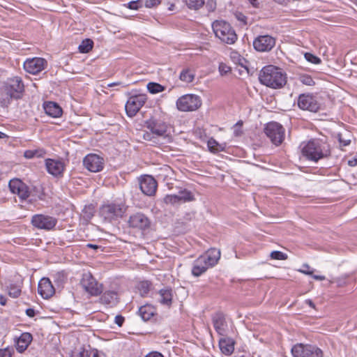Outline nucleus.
<instances>
[{
	"label": "nucleus",
	"mask_w": 357,
	"mask_h": 357,
	"mask_svg": "<svg viewBox=\"0 0 357 357\" xmlns=\"http://www.w3.org/2000/svg\"><path fill=\"white\" fill-rule=\"evenodd\" d=\"M128 222L130 227L140 230L149 229L151 225L149 218L142 213H136L130 215Z\"/></svg>",
	"instance_id": "20"
},
{
	"label": "nucleus",
	"mask_w": 357,
	"mask_h": 357,
	"mask_svg": "<svg viewBox=\"0 0 357 357\" xmlns=\"http://www.w3.org/2000/svg\"><path fill=\"white\" fill-rule=\"evenodd\" d=\"M45 167L47 172L53 176H63L65 170V165L62 161L47 158L45 160Z\"/></svg>",
	"instance_id": "21"
},
{
	"label": "nucleus",
	"mask_w": 357,
	"mask_h": 357,
	"mask_svg": "<svg viewBox=\"0 0 357 357\" xmlns=\"http://www.w3.org/2000/svg\"><path fill=\"white\" fill-rule=\"evenodd\" d=\"M145 357H164V356L158 351H151L146 354Z\"/></svg>",
	"instance_id": "55"
},
{
	"label": "nucleus",
	"mask_w": 357,
	"mask_h": 357,
	"mask_svg": "<svg viewBox=\"0 0 357 357\" xmlns=\"http://www.w3.org/2000/svg\"><path fill=\"white\" fill-rule=\"evenodd\" d=\"M33 340L32 335L29 333H23L16 342V349L18 352H24Z\"/></svg>",
	"instance_id": "25"
},
{
	"label": "nucleus",
	"mask_w": 357,
	"mask_h": 357,
	"mask_svg": "<svg viewBox=\"0 0 357 357\" xmlns=\"http://www.w3.org/2000/svg\"><path fill=\"white\" fill-rule=\"evenodd\" d=\"M93 46V42L91 39L87 38L82 40V43L79 45V50L81 53H88Z\"/></svg>",
	"instance_id": "35"
},
{
	"label": "nucleus",
	"mask_w": 357,
	"mask_h": 357,
	"mask_svg": "<svg viewBox=\"0 0 357 357\" xmlns=\"http://www.w3.org/2000/svg\"><path fill=\"white\" fill-rule=\"evenodd\" d=\"M219 347L222 354L230 355L234 350V341L229 337H222L219 340Z\"/></svg>",
	"instance_id": "27"
},
{
	"label": "nucleus",
	"mask_w": 357,
	"mask_h": 357,
	"mask_svg": "<svg viewBox=\"0 0 357 357\" xmlns=\"http://www.w3.org/2000/svg\"><path fill=\"white\" fill-rule=\"evenodd\" d=\"M151 282L148 280H144L139 282L137 285V289L139 291L140 295L142 297H145L147 296L151 289Z\"/></svg>",
	"instance_id": "31"
},
{
	"label": "nucleus",
	"mask_w": 357,
	"mask_h": 357,
	"mask_svg": "<svg viewBox=\"0 0 357 357\" xmlns=\"http://www.w3.org/2000/svg\"><path fill=\"white\" fill-rule=\"evenodd\" d=\"M212 28L216 37L227 44H234L237 40V35L230 24L223 20H215Z\"/></svg>",
	"instance_id": "6"
},
{
	"label": "nucleus",
	"mask_w": 357,
	"mask_h": 357,
	"mask_svg": "<svg viewBox=\"0 0 357 357\" xmlns=\"http://www.w3.org/2000/svg\"><path fill=\"white\" fill-rule=\"evenodd\" d=\"M260 82L273 89L282 88L287 82L286 74L274 66H264L259 75Z\"/></svg>",
	"instance_id": "3"
},
{
	"label": "nucleus",
	"mask_w": 357,
	"mask_h": 357,
	"mask_svg": "<svg viewBox=\"0 0 357 357\" xmlns=\"http://www.w3.org/2000/svg\"><path fill=\"white\" fill-rule=\"evenodd\" d=\"M105 161L103 158L95 153L86 155L83 160L84 167L91 172H99L104 168Z\"/></svg>",
	"instance_id": "14"
},
{
	"label": "nucleus",
	"mask_w": 357,
	"mask_h": 357,
	"mask_svg": "<svg viewBox=\"0 0 357 357\" xmlns=\"http://www.w3.org/2000/svg\"><path fill=\"white\" fill-rule=\"evenodd\" d=\"M188 8L198 10L204 4V0H182Z\"/></svg>",
	"instance_id": "36"
},
{
	"label": "nucleus",
	"mask_w": 357,
	"mask_h": 357,
	"mask_svg": "<svg viewBox=\"0 0 357 357\" xmlns=\"http://www.w3.org/2000/svg\"><path fill=\"white\" fill-rule=\"evenodd\" d=\"M13 349L10 348L0 349V357H11Z\"/></svg>",
	"instance_id": "49"
},
{
	"label": "nucleus",
	"mask_w": 357,
	"mask_h": 357,
	"mask_svg": "<svg viewBox=\"0 0 357 357\" xmlns=\"http://www.w3.org/2000/svg\"><path fill=\"white\" fill-rule=\"evenodd\" d=\"M46 65L47 61L45 59L34 57L24 61V68L27 73L36 75L44 70Z\"/></svg>",
	"instance_id": "18"
},
{
	"label": "nucleus",
	"mask_w": 357,
	"mask_h": 357,
	"mask_svg": "<svg viewBox=\"0 0 357 357\" xmlns=\"http://www.w3.org/2000/svg\"><path fill=\"white\" fill-rule=\"evenodd\" d=\"M94 208L91 206H85L82 210V214L85 219L89 220L93 216Z\"/></svg>",
	"instance_id": "42"
},
{
	"label": "nucleus",
	"mask_w": 357,
	"mask_h": 357,
	"mask_svg": "<svg viewBox=\"0 0 357 357\" xmlns=\"http://www.w3.org/2000/svg\"><path fill=\"white\" fill-rule=\"evenodd\" d=\"M8 187L11 192L17 195L21 199H26L30 195L29 187L20 179L10 180Z\"/></svg>",
	"instance_id": "19"
},
{
	"label": "nucleus",
	"mask_w": 357,
	"mask_h": 357,
	"mask_svg": "<svg viewBox=\"0 0 357 357\" xmlns=\"http://www.w3.org/2000/svg\"><path fill=\"white\" fill-rule=\"evenodd\" d=\"M161 2V0H145L144 6L146 8H153L158 6Z\"/></svg>",
	"instance_id": "47"
},
{
	"label": "nucleus",
	"mask_w": 357,
	"mask_h": 357,
	"mask_svg": "<svg viewBox=\"0 0 357 357\" xmlns=\"http://www.w3.org/2000/svg\"><path fill=\"white\" fill-rule=\"evenodd\" d=\"M140 7H142V5L139 3V0L131 1L128 3V8L131 10H137Z\"/></svg>",
	"instance_id": "50"
},
{
	"label": "nucleus",
	"mask_w": 357,
	"mask_h": 357,
	"mask_svg": "<svg viewBox=\"0 0 357 357\" xmlns=\"http://www.w3.org/2000/svg\"><path fill=\"white\" fill-rule=\"evenodd\" d=\"M120 85H123V83L122 82H112V83H110L108 84V86L109 87H113V86H120Z\"/></svg>",
	"instance_id": "64"
},
{
	"label": "nucleus",
	"mask_w": 357,
	"mask_h": 357,
	"mask_svg": "<svg viewBox=\"0 0 357 357\" xmlns=\"http://www.w3.org/2000/svg\"><path fill=\"white\" fill-rule=\"evenodd\" d=\"M154 134H153L151 132H145L144 134H143V139L146 140V141H152L153 142H155V137L153 136Z\"/></svg>",
	"instance_id": "52"
},
{
	"label": "nucleus",
	"mask_w": 357,
	"mask_h": 357,
	"mask_svg": "<svg viewBox=\"0 0 357 357\" xmlns=\"http://www.w3.org/2000/svg\"><path fill=\"white\" fill-rule=\"evenodd\" d=\"M305 303L307 304L309 306H310L312 308H315V305L313 303V301L310 299H307L305 301Z\"/></svg>",
	"instance_id": "62"
},
{
	"label": "nucleus",
	"mask_w": 357,
	"mask_h": 357,
	"mask_svg": "<svg viewBox=\"0 0 357 357\" xmlns=\"http://www.w3.org/2000/svg\"><path fill=\"white\" fill-rule=\"evenodd\" d=\"M206 6L209 12H212L215 8V2L213 0H208L206 2Z\"/></svg>",
	"instance_id": "53"
},
{
	"label": "nucleus",
	"mask_w": 357,
	"mask_h": 357,
	"mask_svg": "<svg viewBox=\"0 0 357 357\" xmlns=\"http://www.w3.org/2000/svg\"><path fill=\"white\" fill-rule=\"evenodd\" d=\"M6 301H7L6 298L4 296L0 294V304L1 305L4 306L6 304Z\"/></svg>",
	"instance_id": "59"
},
{
	"label": "nucleus",
	"mask_w": 357,
	"mask_h": 357,
	"mask_svg": "<svg viewBox=\"0 0 357 357\" xmlns=\"http://www.w3.org/2000/svg\"><path fill=\"white\" fill-rule=\"evenodd\" d=\"M300 82L307 86H313L315 82L312 77L309 75H302L299 77Z\"/></svg>",
	"instance_id": "41"
},
{
	"label": "nucleus",
	"mask_w": 357,
	"mask_h": 357,
	"mask_svg": "<svg viewBox=\"0 0 357 357\" xmlns=\"http://www.w3.org/2000/svg\"><path fill=\"white\" fill-rule=\"evenodd\" d=\"M44 109L48 116L53 118L59 117L62 114L61 107L57 103L54 102L45 103Z\"/></svg>",
	"instance_id": "28"
},
{
	"label": "nucleus",
	"mask_w": 357,
	"mask_h": 357,
	"mask_svg": "<svg viewBox=\"0 0 357 357\" xmlns=\"http://www.w3.org/2000/svg\"><path fill=\"white\" fill-rule=\"evenodd\" d=\"M38 292L45 299L50 298L54 294L55 289L48 278H43L39 281Z\"/></svg>",
	"instance_id": "22"
},
{
	"label": "nucleus",
	"mask_w": 357,
	"mask_h": 357,
	"mask_svg": "<svg viewBox=\"0 0 357 357\" xmlns=\"http://www.w3.org/2000/svg\"><path fill=\"white\" fill-rule=\"evenodd\" d=\"M163 200L166 204L174 205L181 203L177 195H167L164 197Z\"/></svg>",
	"instance_id": "40"
},
{
	"label": "nucleus",
	"mask_w": 357,
	"mask_h": 357,
	"mask_svg": "<svg viewBox=\"0 0 357 357\" xmlns=\"http://www.w3.org/2000/svg\"><path fill=\"white\" fill-rule=\"evenodd\" d=\"M348 165L350 167H356V166H357V158H353L349 160Z\"/></svg>",
	"instance_id": "58"
},
{
	"label": "nucleus",
	"mask_w": 357,
	"mask_h": 357,
	"mask_svg": "<svg viewBox=\"0 0 357 357\" xmlns=\"http://www.w3.org/2000/svg\"><path fill=\"white\" fill-rule=\"evenodd\" d=\"M338 139H339L340 145H342L344 146L349 145L351 142V141L349 139H347V140L342 139L340 135H338Z\"/></svg>",
	"instance_id": "56"
},
{
	"label": "nucleus",
	"mask_w": 357,
	"mask_h": 357,
	"mask_svg": "<svg viewBox=\"0 0 357 357\" xmlns=\"http://www.w3.org/2000/svg\"><path fill=\"white\" fill-rule=\"evenodd\" d=\"M271 257L277 260H285L287 259V255L280 251H273L271 253Z\"/></svg>",
	"instance_id": "44"
},
{
	"label": "nucleus",
	"mask_w": 357,
	"mask_h": 357,
	"mask_svg": "<svg viewBox=\"0 0 357 357\" xmlns=\"http://www.w3.org/2000/svg\"><path fill=\"white\" fill-rule=\"evenodd\" d=\"M298 106L303 110L317 112L320 108V103L312 96L301 94L298 96Z\"/></svg>",
	"instance_id": "17"
},
{
	"label": "nucleus",
	"mask_w": 357,
	"mask_h": 357,
	"mask_svg": "<svg viewBox=\"0 0 357 357\" xmlns=\"http://www.w3.org/2000/svg\"><path fill=\"white\" fill-rule=\"evenodd\" d=\"M145 126L155 135L165 139L169 138V128L162 120L151 118L146 121Z\"/></svg>",
	"instance_id": "9"
},
{
	"label": "nucleus",
	"mask_w": 357,
	"mask_h": 357,
	"mask_svg": "<svg viewBox=\"0 0 357 357\" xmlns=\"http://www.w3.org/2000/svg\"><path fill=\"white\" fill-rule=\"evenodd\" d=\"M147 89L149 93L152 94H155L160 92H162L165 91V86H162L161 84L155 82H149L147 84Z\"/></svg>",
	"instance_id": "38"
},
{
	"label": "nucleus",
	"mask_w": 357,
	"mask_h": 357,
	"mask_svg": "<svg viewBox=\"0 0 357 357\" xmlns=\"http://www.w3.org/2000/svg\"><path fill=\"white\" fill-rule=\"evenodd\" d=\"M213 324L216 332L220 335L224 336L226 333V327L227 324L225 321V318L224 314L222 312H217L213 317Z\"/></svg>",
	"instance_id": "24"
},
{
	"label": "nucleus",
	"mask_w": 357,
	"mask_h": 357,
	"mask_svg": "<svg viewBox=\"0 0 357 357\" xmlns=\"http://www.w3.org/2000/svg\"><path fill=\"white\" fill-rule=\"evenodd\" d=\"M8 295L12 298H17L21 294V289L16 284H10L8 287Z\"/></svg>",
	"instance_id": "39"
},
{
	"label": "nucleus",
	"mask_w": 357,
	"mask_h": 357,
	"mask_svg": "<svg viewBox=\"0 0 357 357\" xmlns=\"http://www.w3.org/2000/svg\"><path fill=\"white\" fill-rule=\"evenodd\" d=\"M126 211L122 202H112L103 204L99 208V215L105 222H112L123 217Z\"/></svg>",
	"instance_id": "5"
},
{
	"label": "nucleus",
	"mask_w": 357,
	"mask_h": 357,
	"mask_svg": "<svg viewBox=\"0 0 357 357\" xmlns=\"http://www.w3.org/2000/svg\"><path fill=\"white\" fill-rule=\"evenodd\" d=\"M32 225L39 229L50 231L57 224L56 218L43 214H36L31 218Z\"/></svg>",
	"instance_id": "11"
},
{
	"label": "nucleus",
	"mask_w": 357,
	"mask_h": 357,
	"mask_svg": "<svg viewBox=\"0 0 357 357\" xmlns=\"http://www.w3.org/2000/svg\"><path fill=\"white\" fill-rule=\"evenodd\" d=\"M138 314L144 321H147L156 314V310L152 305L146 304L139 308Z\"/></svg>",
	"instance_id": "26"
},
{
	"label": "nucleus",
	"mask_w": 357,
	"mask_h": 357,
	"mask_svg": "<svg viewBox=\"0 0 357 357\" xmlns=\"http://www.w3.org/2000/svg\"><path fill=\"white\" fill-rule=\"evenodd\" d=\"M100 300L103 304L113 306L118 303V295L115 291H107L103 293Z\"/></svg>",
	"instance_id": "29"
},
{
	"label": "nucleus",
	"mask_w": 357,
	"mask_h": 357,
	"mask_svg": "<svg viewBox=\"0 0 357 357\" xmlns=\"http://www.w3.org/2000/svg\"><path fill=\"white\" fill-rule=\"evenodd\" d=\"M24 91V83L20 77L8 79L3 84L0 94V105L8 107L12 100H17L22 97Z\"/></svg>",
	"instance_id": "2"
},
{
	"label": "nucleus",
	"mask_w": 357,
	"mask_h": 357,
	"mask_svg": "<svg viewBox=\"0 0 357 357\" xmlns=\"http://www.w3.org/2000/svg\"><path fill=\"white\" fill-rule=\"evenodd\" d=\"M146 101L145 95L139 94L130 97L126 102L125 109L128 116L132 117L137 114Z\"/></svg>",
	"instance_id": "13"
},
{
	"label": "nucleus",
	"mask_w": 357,
	"mask_h": 357,
	"mask_svg": "<svg viewBox=\"0 0 357 357\" xmlns=\"http://www.w3.org/2000/svg\"><path fill=\"white\" fill-rule=\"evenodd\" d=\"M208 146L209 150L213 153L222 151L225 149V146L218 144V142L212 138L208 141Z\"/></svg>",
	"instance_id": "37"
},
{
	"label": "nucleus",
	"mask_w": 357,
	"mask_h": 357,
	"mask_svg": "<svg viewBox=\"0 0 357 357\" xmlns=\"http://www.w3.org/2000/svg\"><path fill=\"white\" fill-rule=\"evenodd\" d=\"M86 357H105L102 352L99 351L96 349H91L89 351H86Z\"/></svg>",
	"instance_id": "45"
},
{
	"label": "nucleus",
	"mask_w": 357,
	"mask_h": 357,
	"mask_svg": "<svg viewBox=\"0 0 357 357\" xmlns=\"http://www.w3.org/2000/svg\"><path fill=\"white\" fill-rule=\"evenodd\" d=\"M158 188L156 180L150 175H144L139 178V188L143 194L151 197L155 195Z\"/></svg>",
	"instance_id": "16"
},
{
	"label": "nucleus",
	"mask_w": 357,
	"mask_h": 357,
	"mask_svg": "<svg viewBox=\"0 0 357 357\" xmlns=\"http://www.w3.org/2000/svg\"><path fill=\"white\" fill-rule=\"evenodd\" d=\"M179 78L183 82L190 83L195 78V74L188 68L183 69L180 73Z\"/></svg>",
	"instance_id": "34"
},
{
	"label": "nucleus",
	"mask_w": 357,
	"mask_h": 357,
	"mask_svg": "<svg viewBox=\"0 0 357 357\" xmlns=\"http://www.w3.org/2000/svg\"><path fill=\"white\" fill-rule=\"evenodd\" d=\"M202 105L199 96L194 94H185L176 100V107L181 112H190L199 109Z\"/></svg>",
	"instance_id": "7"
},
{
	"label": "nucleus",
	"mask_w": 357,
	"mask_h": 357,
	"mask_svg": "<svg viewBox=\"0 0 357 357\" xmlns=\"http://www.w3.org/2000/svg\"><path fill=\"white\" fill-rule=\"evenodd\" d=\"M80 284L82 288L91 296H98L103 291L102 284H99L90 273L83 275Z\"/></svg>",
	"instance_id": "12"
},
{
	"label": "nucleus",
	"mask_w": 357,
	"mask_h": 357,
	"mask_svg": "<svg viewBox=\"0 0 357 357\" xmlns=\"http://www.w3.org/2000/svg\"><path fill=\"white\" fill-rule=\"evenodd\" d=\"M305 56V59L312 63H314V64H319L321 62V60L320 58H319L318 56L314 55L312 53H310V52H306L304 55Z\"/></svg>",
	"instance_id": "43"
},
{
	"label": "nucleus",
	"mask_w": 357,
	"mask_h": 357,
	"mask_svg": "<svg viewBox=\"0 0 357 357\" xmlns=\"http://www.w3.org/2000/svg\"><path fill=\"white\" fill-rule=\"evenodd\" d=\"M54 282L57 284L58 287L62 286L67 280V275L65 271H58L52 275Z\"/></svg>",
	"instance_id": "33"
},
{
	"label": "nucleus",
	"mask_w": 357,
	"mask_h": 357,
	"mask_svg": "<svg viewBox=\"0 0 357 357\" xmlns=\"http://www.w3.org/2000/svg\"><path fill=\"white\" fill-rule=\"evenodd\" d=\"M312 278L317 280L322 281L325 280V276L324 275H312Z\"/></svg>",
	"instance_id": "60"
},
{
	"label": "nucleus",
	"mask_w": 357,
	"mask_h": 357,
	"mask_svg": "<svg viewBox=\"0 0 357 357\" xmlns=\"http://www.w3.org/2000/svg\"><path fill=\"white\" fill-rule=\"evenodd\" d=\"M86 247L90 248H93L94 250H97V249H100L101 248V246H99V245H95V244H91V243H88L86 245Z\"/></svg>",
	"instance_id": "61"
},
{
	"label": "nucleus",
	"mask_w": 357,
	"mask_h": 357,
	"mask_svg": "<svg viewBox=\"0 0 357 357\" xmlns=\"http://www.w3.org/2000/svg\"><path fill=\"white\" fill-rule=\"evenodd\" d=\"M26 314L29 317H33L36 314L35 310L33 308H28L26 310Z\"/></svg>",
	"instance_id": "57"
},
{
	"label": "nucleus",
	"mask_w": 357,
	"mask_h": 357,
	"mask_svg": "<svg viewBox=\"0 0 357 357\" xmlns=\"http://www.w3.org/2000/svg\"><path fill=\"white\" fill-rule=\"evenodd\" d=\"M124 321H125V318L122 315L118 314L115 317L114 322L118 326H119V327L122 326Z\"/></svg>",
	"instance_id": "51"
},
{
	"label": "nucleus",
	"mask_w": 357,
	"mask_h": 357,
	"mask_svg": "<svg viewBox=\"0 0 357 357\" xmlns=\"http://www.w3.org/2000/svg\"><path fill=\"white\" fill-rule=\"evenodd\" d=\"M177 196L178 197L181 203L195 200V197L192 193L186 189L180 190L177 194Z\"/></svg>",
	"instance_id": "32"
},
{
	"label": "nucleus",
	"mask_w": 357,
	"mask_h": 357,
	"mask_svg": "<svg viewBox=\"0 0 357 357\" xmlns=\"http://www.w3.org/2000/svg\"><path fill=\"white\" fill-rule=\"evenodd\" d=\"M264 132L273 144L276 146L280 144L284 137V129L280 123L277 122L268 123Z\"/></svg>",
	"instance_id": "10"
},
{
	"label": "nucleus",
	"mask_w": 357,
	"mask_h": 357,
	"mask_svg": "<svg viewBox=\"0 0 357 357\" xmlns=\"http://www.w3.org/2000/svg\"><path fill=\"white\" fill-rule=\"evenodd\" d=\"M248 1L254 7H257L259 5L258 0H248Z\"/></svg>",
	"instance_id": "63"
},
{
	"label": "nucleus",
	"mask_w": 357,
	"mask_h": 357,
	"mask_svg": "<svg viewBox=\"0 0 357 357\" xmlns=\"http://www.w3.org/2000/svg\"><path fill=\"white\" fill-rule=\"evenodd\" d=\"M303 269L301 270V272H302L306 275H312L313 271L310 270V267L308 264H303Z\"/></svg>",
	"instance_id": "54"
},
{
	"label": "nucleus",
	"mask_w": 357,
	"mask_h": 357,
	"mask_svg": "<svg viewBox=\"0 0 357 357\" xmlns=\"http://www.w3.org/2000/svg\"><path fill=\"white\" fill-rule=\"evenodd\" d=\"M86 351L82 349L80 350L75 349L72 351L70 357H86Z\"/></svg>",
	"instance_id": "48"
},
{
	"label": "nucleus",
	"mask_w": 357,
	"mask_h": 357,
	"mask_svg": "<svg viewBox=\"0 0 357 357\" xmlns=\"http://www.w3.org/2000/svg\"><path fill=\"white\" fill-rule=\"evenodd\" d=\"M158 302L167 307H170L173 301V290L171 287H165L158 291Z\"/></svg>",
	"instance_id": "23"
},
{
	"label": "nucleus",
	"mask_w": 357,
	"mask_h": 357,
	"mask_svg": "<svg viewBox=\"0 0 357 357\" xmlns=\"http://www.w3.org/2000/svg\"><path fill=\"white\" fill-rule=\"evenodd\" d=\"M231 71V68L225 63H221L219 65V72L221 75H225Z\"/></svg>",
	"instance_id": "46"
},
{
	"label": "nucleus",
	"mask_w": 357,
	"mask_h": 357,
	"mask_svg": "<svg viewBox=\"0 0 357 357\" xmlns=\"http://www.w3.org/2000/svg\"><path fill=\"white\" fill-rule=\"evenodd\" d=\"M45 153V151L43 149L26 150L24 153V156L27 159H31L33 158H43Z\"/></svg>",
	"instance_id": "30"
},
{
	"label": "nucleus",
	"mask_w": 357,
	"mask_h": 357,
	"mask_svg": "<svg viewBox=\"0 0 357 357\" xmlns=\"http://www.w3.org/2000/svg\"><path fill=\"white\" fill-rule=\"evenodd\" d=\"M294 357H323V351L317 346L298 344L291 349Z\"/></svg>",
	"instance_id": "8"
},
{
	"label": "nucleus",
	"mask_w": 357,
	"mask_h": 357,
	"mask_svg": "<svg viewBox=\"0 0 357 357\" xmlns=\"http://www.w3.org/2000/svg\"><path fill=\"white\" fill-rule=\"evenodd\" d=\"M302 155L309 161L317 162L331 156L330 144L321 139H312L302 148Z\"/></svg>",
	"instance_id": "1"
},
{
	"label": "nucleus",
	"mask_w": 357,
	"mask_h": 357,
	"mask_svg": "<svg viewBox=\"0 0 357 357\" xmlns=\"http://www.w3.org/2000/svg\"><path fill=\"white\" fill-rule=\"evenodd\" d=\"M275 45V38L269 35L259 36L253 41V47L257 52H269Z\"/></svg>",
	"instance_id": "15"
},
{
	"label": "nucleus",
	"mask_w": 357,
	"mask_h": 357,
	"mask_svg": "<svg viewBox=\"0 0 357 357\" xmlns=\"http://www.w3.org/2000/svg\"><path fill=\"white\" fill-rule=\"evenodd\" d=\"M220 257V250L213 248L205 255H201L194 261L192 268V274L199 277L205 273L209 268L214 266Z\"/></svg>",
	"instance_id": "4"
}]
</instances>
